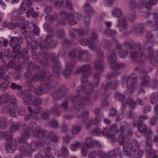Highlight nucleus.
<instances>
[{
    "label": "nucleus",
    "instance_id": "obj_1",
    "mask_svg": "<svg viewBox=\"0 0 158 158\" xmlns=\"http://www.w3.org/2000/svg\"><path fill=\"white\" fill-rule=\"evenodd\" d=\"M147 38L149 41L143 42L144 45L143 49L142 50L141 48V45L140 44L136 45L134 42L130 43L125 42L124 45L125 48L130 49H132L134 47H135V50L139 51L141 53V56L139 57H138V53L135 52H133L130 54L132 60L134 62H136L138 63L143 62V59L149 58L151 60L153 64L155 66L157 64V57L155 56L154 51L151 48V46L154 44V39L150 33L147 34Z\"/></svg>",
    "mask_w": 158,
    "mask_h": 158
},
{
    "label": "nucleus",
    "instance_id": "obj_2",
    "mask_svg": "<svg viewBox=\"0 0 158 158\" xmlns=\"http://www.w3.org/2000/svg\"><path fill=\"white\" fill-rule=\"evenodd\" d=\"M112 43L116 44V50H108L107 52V57L111 68L113 69H119L124 67L125 65L124 63L120 64L116 63V55H119V57L124 58L127 56L128 54L127 51H124L121 48L120 44L118 43L116 39H114Z\"/></svg>",
    "mask_w": 158,
    "mask_h": 158
},
{
    "label": "nucleus",
    "instance_id": "obj_3",
    "mask_svg": "<svg viewBox=\"0 0 158 158\" xmlns=\"http://www.w3.org/2000/svg\"><path fill=\"white\" fill-rule=\"evenodd\" d=\"M36 126V123L33 122L31 123L28 127L27 124H24L22 126L23 133L19 141V142L23 143H25V141L31 137L29 131L31 130H33V135L35 138H39L41 139L44 138L47 132V130H42L40 127H37Z\"/></svg>",
    "mask_w": 158,
    "mask_h": 158
},
{
    "label": "nucleus",
    "instance_id": "obj_4",
    "mask_svg": "<svg viewBox=\"0 0 158 158\" xmlns=\"http://www.w3.org/2000/svg\"><path fill=\"white\" fill-rule=\"evenodd\" d=\"M90 76V73L85 72L82 74L81 77V80L83 87L78 88L77 91L79 94H81L85 93L86 94H90L93 92L94 87L98 86L99 84V73H98L94 75L93 78V85L89 84L87 82V79Z\"/></svg>",
    "mask_w": 158,
    "mask_h": 158
},
{
    "label": "nucleus",
    "instance_id": "obj_5",
    "mask_svg": "<svg viewBox=\"0 0 158 158\" xmlns=\"http://www.w3.org/2000/svg\"><path fill=\"white\" fill-rule=\"evenodd\" d=\"M51 61H52L53 62V69L54 74L57 76L60 73L61 64L58 59L56 56L55 54L45 53L44 55V60L41 61V64L43 66H48Z\"/></svg>",
    "mask_w": 158,
    "mask_h": 158
},
{
    "label": "nucleus",
    "instance_id": "obj_6",
    "mask_svg": "<svg viewBox=\"0 0 158 158\" xmlns=\"http://www.w3.org/2000/svg\"><path fill=\"white\" fill-rule=\"evenodd\" d=\"M51 138L49 143L47 144V148L42 149L40 153L37 154L35 158H53L50 156V152L51 149L50 145L54 146L58 143V136L54 132H50L49 135L46 137V139L47 140Z\"/></svg>",
    "mask_w": 158,
    "mask_h": 158
},
{
    "label": "nucleus",
    "instance_id": "obj_7",
    "mask_svg": "<svg viewBox=\"0 0 158 158\" xmlns=\"http://www.w3.org/2000/svg\"><path fill=\"white\" fill-rule=\"evenodd\" d=\"M19 40L18 38L15 36H12L10 40V45L13 48L12 52L13 54L12 57H17L18 58H27V50L26 49L20 51V46L19 44Z\"/></svg>",
    "mask_w": 158,
    "mask_h": 158
},
{
    "label": "nucleus",
    "instance_id": "obj_8",
    "mask_svg": "<svg viewBox=\"0 0 158 158\" xmlns=\"http://www.w3.org/2000/svg\"><path fill=\"white\" fill-rule=\"evenodd\" d=\"M157 0H149V2L146 0H139L137 5L134 0H126V4L131 9L137 7L139 9L145 7L147 9H150L152 6H155L157 4Z\"/></svg>",
    "mask_w": 158,
    "mask_h": 158
},
{
    "label": "nucleus",
    "instance_id": "obj_9",
    "mask_svg": "<svg viewBox=\"0 0 158 158\" xmlns=\"http://www.w3.org/2000/svg\"><path fill=\"white\" fill-rule=\"evenodd\" d=\"M140 144L136 140L132 139L128 141L125 146H123V151L125 154L129 156L134 155L140 148Z\"/></svg>",
    "mask_w": 158,
    "mask_h": 158
},
{
    "label": "nucleus",
    "instance_id": "obj_10",
    "mask_svg": "<svg viewBox=\"0 0 158 158\" xmlns=\"http://www.w3.org/2000/svg\"><path fill=\"white\" fill-rule=\"evenodd\" d=\"M111 14L114 17L122 19H120L118 20V27H121V31H123L127 30L128 26L125 17H123L122 11L120 9L114 8L111 10Z\"/></svg>",
    "mask_w": 158,
    "mask_h": 158
},
{
    "label": "nucleus",
    "instance_id": "obj_11",
    "mask_svg": "<svg viewBox=\"0 0 158 158\" xmlns=\"http://www.w3.org/2000/svg\"><path fill=\"white\" fill-rule=\"evenodd\" d=\"M137 77V74L135 73L133 74L129 77L125 76L123 77L122 81L123 84H126L127 94L129 95L131 94L134 88V85Z\"/></svg>",
    "mask_w": 158,
    "mask_h": 158
},
{
    "label": "nucleus",
    "instance_id": "obj_12",
    "mask_svg": "<svg viewBox=\"0 0 158 158\" xmlns=\"http://www.w3.org/2000/svg\"><path fill=\"white\" fill-rule=\"evenodd\" d=\"M55 84L51 80H49L42 84L39 87L35 88L34 90L35 93L37 95H40L42 93H45L49 91L55 89Z\"/></svg>",
    "mask_w": 158,
    "mask_h": 158
},
{
    "label": "nucleus",
    "instance_id": "obj_13",
    "mask_svg": "<svg viewBox=\"0 0 158 158\" xmlns=\"http://www.w3.org/2000/svg\"><path fill=\"white\" fill-rule=\"evenodd\" d=\"M97 36L98 35L96 33L93 32L92 36L89 40L86 38H82L80 40V43L83 46L88 45L89 48L94 51H97L99 49L95 44Z\"/></svg>",
    "mask_w": 158,
    "mask_h": 158
},
{
    "label": "nucleus",
    "instance_id": "obj_14",
    "mask_svg": "<svg viewBox=\"0 0 158 158\" xmlns=\"http://www.w3.org/2000/svg\"><path fill=\"white\" fill-rule=\"evenodd\" d=\"M60 14L61 16L64 19L58 21L59 25H64L69 23L71 25L73 26L76 24V21L74 20L75 16L73 13L67 14L64 11H63Z\"/></svg>",
    "mask_w": 158,
    "mask_h": 158
},
{
    "label": "nucleus",
    "instance_id": "obj_15",
    "mask_svg": "<svg viewBox=\"0 0 158 158\" xmlns=\"http://www.w3.org/2000/svg\"><path fill=\"white\" fill-rule=\"evenodd\" d=\"M129 124L125 122H121L120 125V130H116L115 131L118 133L119 136L118 138V140L119 143L125 146L124 143V133L127 131L129 129Z\"/></svg>",
    "mask_w": 158,
    "mask_h": 158
},
{
    "label": "nucleus",
    "instance_id": "obj_16",
    "mask_svg": "<svg viewBox=\"0 0 158 158\" xmlns=\"http://www.w3.org/2000/svg\"><path fill=\"white\" fill-rule=\"evenodd\" d=\"M88 52L85 51H79L80 55L77 57H76V55L77 54H79L77 50H73L71 51L69 54V56L71 58H77L80 60L82 59L84 61H88L89 58V55L88 53Z\"/></svg>",
    "mask_w": 158,
    "mask_h": 158
},
{
    "label": "nucleus",
    "instance_id": "obj_17",
    "mask_svg": "<svg viewBox=\"0 0 158 158\" xmlns=\"http://www.w3.org/2000/svg\"><path fill=\"white\" fill-rule=\"evenodd\" d=\"M51 37L52 35H48L46 36L45 42L40 45V47L41 49L48 50L57 45L58 41L56 40L51 41Z\"/></svg>",
    "mask_w": 158,
    "mask_h": 158
},
{
    "label": "nucleus",
    "instance_id": "obj_18",
    "mask_svg": "<svg viewBox=\"0 0 158 158\" xmlns=\"http://www.w3.org/2000/svg\"><path fill=\"white\" fill-rule=\"evenodd\" d=\"M18 108L17 104L14 101L10 103L7 106H5L4 109L6 110L9 112L10 115L13 117H15L16 116V110Z\"/></svg>",
    "mask_w": 158,
    "mask_h": 158
},
{
    "label": "nucleus",
    "instance_id": "obj_19",
    "mask_svg": "<svg viewBox=\"0 0 158 158\" xmlns=\"http://www.w3.org/2000/svg\"><path fill=\"white\" fill-rule=\"evenodd\" d=\"M96 51L98 53L97 55L98 58L97 60L94 64V66L97 69L102 71L104 68V66L102 62L103 55L99 49Z\"/></svg>",
    "mask_w": 158,
    "mask_h": 158
},
{
    "label": "nucleus",
    "instance_id": "obj_20",
    "mask_svg": "<svg viewBox=\"0 0 158 158\" xmlns=\"http://www.w3.org/2000/svg\"><path fill=\"white\" fill-rule=\"evenodd\" d=\"M135 70L136 71L139 72L140 74H141L142 73H143V76H141V77L143 78L141 83V86L143 87H146L148 86L150 78L149 76L146 75L145 70L143 69L142 70H140V69H139V68H136Z\"/></svg>",
    "mask_w": 158,
    "mask_h": 158
},
{
    "label": "nucleus",
    "instance_id": "obj_21",
    "mask_svg": "<svg viewBox=\"0 0 158 158\" xmlns=\"http://www.w3.org/2000/svg\"><path fill=\"white\" fill-rule=\"evenodd\" d=\"M68 102L65 101L63 102L61 106L57 105L56 106H54L51 110V112L54 114H58L60 111L66 110L68 108Z\"/></svg>",
    "mask_w": 158,
    "mask_h": 158
},
{
    "label": "nucleus",
    "instance_id": "obj_22",
    "mask_svg": "<svg viewBox=\"0 0 158 158\" xmlns=\"http://www.w3.org/2000/svg\"><path fill=\"white\" fill-rule=\"evenodd\" d=\"M54 4L55 6L59 7H65L71 9L73 12L74 11V9L72 8L71 2L69 0H55Z\"/></svg>",
    "mask_w": 158,
    "mask_h": 158
},
{
    "label": "nucleus",
    "instance_id": "obj_23",
    "mask_svg": "<svg viewBox=\"0 0 158 158\" xmlns=\"http://www.w3.org/2000/svg\"><path fill=\"white\" fill-rule=\"evenodd\" d=\"M67 90V89L65 86L57 89L52 94L53 99L57 101V99H59L60 98L61 96H62L64 93L66 92Z\"/></svg>",
    "mask_w": 158,
    "mask_h": 158
},
{
    "label": "nucleus",
    "instance_id": "obj_24",
    "mask_svg": "<svg viewBox=\"0 0 158 158\" xmlns=\"http://www.w3.org/2000/svg\"><path fill=\"white\" fill-rule=\"evenodd\" d=\"M83 11L86 13V16L88 19L91 18V15L94 13V10L88 2L84 4L83 7Z\"/></svg>",
    "mask_w": 158,
    "mask_h": 158
},
{
    "label": "nucleus",
    "instance_id": "obj_25",
    "mask_svg": "<svg viewBox=\"0 0 158 158\" xmlns=\"http://www.w3.org/2000/svg\"><path fill=\"white\" fill-rule=\"evenodd\" d=\"M44 143L41 141L36 142L35 141H32L30 145V149L31 152H33L37 150V149L40 147L42 148L44 147Z\"/></svg>",
    "mask_w": 158,
    "mask_h": 158
},
{
    "label": "nucleus",
    "instance_id": "obj_26",
    "mask_svg": "<svg viewBox=\"0 0 158 158\" xmlns=\"http://www.w3.org/2000/svg\"><path fill=\"white\" fill-rule=\"evenodd\" d=\"M118 82L116 81H113L112 82L105 83L102 84V87L103 90H106L111 89L112 90L115 89L116 88Z\"/></svg>",
    "mask_w": 158,
    "mask_h": 158
},
{
    "label": "nucleus",
    "instance_id": "obj_27",
    "mask_svg": "<svg viewBox=\"0 0 158 158\" xmlns=\"http://www.w3.org/2000/svg\"><path fill=\"white\" fill-rule=\"evenodd\" d=\"M17 145L15 140L12 142L8 143L6 144L7 151L10 153L13 152L17 148Z\"/></svg>",
    "mask_w": 158,
    "mask_h": 158
},
{
    "label": "nucleus",
    "instance_id": "obj_28",
    "mask_svg": "<svg viewBox=\"0 0 158 158\" xmlns=\"http://www.w3.org/2000/svg\"><path fill=\"white\" fill-rule=\"evenodd\" d=\"M26 39L27 43V47L28 49L31 48L35 50L37 48L38 45L37 44L32 42V39L29 36L26 35Z\"/></svg>",
    "mask_w": 158,
    "mask_h": 158
},
{
    "label": "nucleus",
    "instance_id": "obj_29",
    "mask_svg": "<svg viewBox=\"0 0 158 158\" xmlns=\"http://www.w3.org/2000/svg\"><path fill=\"white\" fill-rule=\"evenodd\" d=\"M153 15V20L151 21L149 20L147 21L145 23L147 25H152L156 27L157 29L158 26V14L157 13H154L152 15Z\"/></svg>",
    "mask_w": 158,
    "mask_h": 158
},
{
    "label": "nucleus",
    "instance_id": "obj_30",
    "mask_svg": "<svg viewBox=\"0 0 158 158\" xmlns=\"http://www.w3.org/2000/svg\"><path fill=\"white\" fill-rule=\"evenodd\" d=\"M46 76L45 72L43 70L41 74H37L34 76L32 77V81L33 82L42 81Z\"/></svg>",
    "mask_w": 158,
    "mask_h": 158
},
{
    "label": "nucleus",
    "instance_id": "obj_31",
    "mask_svg": "<svg viewBox=\"0 0 158 158\" xmlns=\"http://www.w3.org/2000/svg\"><path fill=\"white\" fill-rule=\"evenodd\" d=\"M80 101L79 102V105L77 107V109L78 110H81L83 109L84 107V106L87 104L88 102H90V99L89 98L85 97L81 98Z\"/></svg>",
    "mask_w": 158,
    "mask_h": 158
},
{
    "label": "nucleus",
    "instance_id": "obj_32",
    "mask_svg": "<svg viewBox=\"0 0 158 158\" xmlns=\"http://www.w3.org/2000/svg\"><path fill=\"white\" fill-rule=\"evenodd\" d=\"M127 105H129L130 108H134L135 106L136 103L133 100L131 97L128 98L126 102H124V104L123 105V110L125 109V106Z\"/></svg>",
    "mask_w": 158,
    "mask_h": 158
},
{
    "label": "nucleus",
    "instance_id": "obj_33",
    "mask_svg": "<svg viewBox=\"0 0 158 158\" xmlns=\"http://www.w3.org/2000/svg\"><path fill=\"white\" fill-rule=\"evenodd\" d=\"M127 115L128 118L130 119H133V124L134 125H136L138 124V121L139 120V117L131 111L128 112Z\"/></svg>",
    "mask_w": 158,
    "mask_h": 158
},
{
    "label": "nucleus",
    "instance_id": "obj_34",
    "mask_svg": "<svg viewBox=\"0 0 158 158\" xmlns=\"http://www.w3.org/2000/svg\"><path fill=\"white\" fill-rule=\"evenodd\" d=\"M154 111L156 115L151 118L150 121L151 124L152 126L155 125L157 123L158 115V105H156L154 107Z\"/></svg>",
    "mask_w": 158,
    "mask_h": 158
},
{
    "label": "nucleus",
    "instance_id": "obj_35",
    "mask_svg": "<svg viewBox=\"0 0 158 158\" xmlns=\"http://www.w3.org/2000/svg\"><path fill=\"white\" fill-rule=\"evenodd\" d=\"M31 5L32 3L30 0H24L20 8L22 10H27L31 7Z\"/></svg>",
    "mask_w": 158,
    "mask_h": 158
},
{
    "label": "nucleus",
    "instance_id": "obj_36",
    "mask_svg": "<svg viewBox=\"0 0 158 158\" xmlns=\"http://www.w3.org/2000/svg\"><path fill=\"white\" fill-rule=\"evenodd\" d=\"M138 122V124L136 125H134L135 126H137L138 130L140 132H144L147 129V127L146 125L143 123L142 122H140L139 120Z\"/></svg>",
    "mask_w": 158,
    "mask_h": 158
},
{
    "label": "nucleus",
    "instance_id": "obj_37",
    "mask_svg": "<svg viewBox=\"0 0 158 158\" xmlns=\"http://www.w3.org/2000/svg\"><path fill=\"white\" fill-rule=\"evenodd\" d=\"M112 132L110 128H106L103 129V133L104 136L107 137V138H111L114 139V136L111 134Z\"/></svg>",
    "mask_w": 158,
    "mask_h": 158
},
{
    "label": "nucleus",
    "instance_id": "obj_38",
    "mask_svg": "<svg viewBox=\"0 0 158 158\" xmlns=\"http://www.w3.org/2000/svg\"><path fill=\"white\" fill-rule=\"evenodd\" d=\"M144 28L142 25H138L132 29V31L135 33L136 35L139 36L143 33Z\"/></svg>",
    "mask_w": 158,
    "mask_h": 158
},
{
    "label": "nucleus",
    "instance_id": "obj_39",
    "mask_svg": "<svg viewBox=\"0 0 158 158\" xmlns=\"http://www.w3.org/2000/svg\"><path fill=\"white\" fill-rule=\"evenodd\" d=\"M32 100V96L27 92L22 98L23 101L25 104H28L30 103Z\"/></svg>",
    "mask_w": 158,
    "mask_h": 158
},
{
    "label": "nucleus",
    "instance_id": "obj_40",
    "mask_svg": "<svg viewBox=\"0 0 158 158\" xmlns=\"http://www.w3.org/2000/svg\"><path fill=\"white\" fill-rule=\"evenodd\" d=\"M2 135L8 141L11 140L12 139V134L9 131H4L2 134L0 133V139L2 137Z\"/></svg>",
    "mask_w": 158,
    "mask_h": 158
},
{
    "label": "nucleus",
    "instance_id": "obj_41",
    "mask_svg": "<svg viewBox=\"0 0 158 158\" xmlns=\"http://www.w3.org/2000/svg\"><path fill=\"white\" fill-rule=\"evenodd\" d=\"M114 96L115 99L117 100L123 102L122 105L123 106L124 102H125V97L124 95L120 93L117 92L114 94Z\"/></svg>",
    "mask_w": 158,
    "mask_h": 158
},
{
    "label": "nucleus",
    "instance_id": "obj_42",
    "mask_svg": "<svg viewBox=\"0 0 158 158\" xmlns=\"http://www.w3.org/2000/svg\"><path fill=\"white\" fill-rule=\"evenodd\" d=\"M146 150L147 152L149 155H150L152 154H154L156 153L155 150L152 149V147L150 142L148 141H147L146 142Z\"/></svg>",
    "mask_w": 158,
    "mask_h": 158
},
{
    "label": "nucleus",
    "instance_id": "obj_43",
    "mask_svg": "<svg viewBox=\"0 0 158 158\" xmlns=\"http://www.w3.org/2000/svg\"><path fill=\"white\" fill-rule=\"evenodd\" d=\"M22 12V10L20 7L19 9H14L11 12V15L14 17L18 19L20 15H21Z\"/></svg>",
    "mask_w": 158,
    "mask_h": 158
},
{
    "label": "nucleus",
    "instance_id": "obj_44",
    "mask_svg": "<svg viewBox=\"0 0 158 158\" xmlns=\"http://www.w3.org/2000/svg\"><path fill=\"white\" fill-rule=\"evenodd\" d=\"M19 26V23H14L10 22L8 23L6 25V27L10 30H13L15 29Z\"/></svg>",
    "mask_w": 158,
    "mask_h": 158
},
{
    "label": "nucleus",
    "instance_id": "obj_45",
    "mask_svg": "<svg viewBox=\"0 0 158 158\" xmlns=\"http://www.w3.org/2000/svg\"><path fill=\"white\" fill-rule=\"evenodd\" d=\"M117 32L115 30H110L107 29H106L104 32L105 35H106L107 37H111L117 34Z\"/></svg>",
    "mask_w": 158,
    "mask_h": 158
},
{
    "label": "nucleus",
    "instance_id": "obj_46",
    "mask_svg": "<svg viewBox=\"0 0 158 158\" xmlns=\"http://www.w3.org/2000/svg\"><path fill=\"white\" fill-rule=\"evenodd\" d=\"M91 68V65L89 64H87L84 65L79 68L77 70L78 73H81L83 72H86L89 70Z\"/></svg>",
    "mask_w": 158,
    "mask_h": 158
},
{
    "label": "nucleus",
    "instance_id": "obj_47",
    "mask_svg": "<svg viewBox=\"0 0 158 158\" xmlns=\"http://www.w3.org/2000/svg\"><path fill=\"white\" fill-rule=\"evenodd\" d=\"M7 127V120L5 117L0 118V127L2 128H5Z\"/></svg>",
    "mask_w": 158,
    "mask_h": 158
},
{
    "label": "nucleus",
    "instance_id": "obj_48",
    "mask_svg": "<svg viewBox=\"0 0 158 158\" xmlns=\"http://www.w3.org/2000/svg\"><path fill=\"white\" fill-rule=\"evenodd\" d=\"M81 146V143L78 141H77L75 143L71 144L70 146V148L72 151H75L77 148H79Z\"/></svg>",
    "mask_w": 158,
    "mask_h": 158
},
{
    "label": "nucleus",
    "instance_id": "obj_49",
    "mask_svg": "<svg viewBox=\"0 0 158 158\" xmlns=\"http://www.w3.org/2000/svg\"><path fill=\"white\" fill-rule=\"evenodd\" d=\"M85 144L88 148H92L94 147V141H93L92 139L90 137L86 138L85 141Z\"/></svg>",
    "mask_w": 158,
    "mask_h": 158
},
{
    "label": "nucleus",
    "instance_id": "obj_50",
    "mask_svg": "<svg viewBox=\"0 0 158 158\" xmlns=\"http://www.w3.org/2000/svg\"><path fill=\"white\" fill-rule=\"evenodd\" d=\"M101 101L102 102V105L103 106L107 105L108 104L107 99L108 98V95L106 94V93L104 92L102 94Z\"/></svg>",
    "mask_w": 158,
    "mask_h": 158
},
{
    "label": "nucleus",
    "instance_id": "obj_51",
    "mask_svg": "<svg viewBox=\"0 0 158 158\" xmlns=\"http://www.w3.org/2000/svg\"><path fill=\"white\" fill-rule=\"evenodd\" d=\"M10 87L13 89H17V90H20L22 89V86L17 84L13 82L10 83Z\"/></svg>",
    "mask_w": 158,
    "mask_h": 158
},
{
    "label": "nucleus",
    "instance_id": "obj_52",
    "mask_svg": "<svg viewBox=\"0 0 158 158\" xmlns=\"http://www.w3.org/2000/svg\"><path fill=\"white\" fill-rule=\"evenodd\" d=\"M151 103L153 105H156L158 101V95L157 94H153L151 96Z\"/></svg>",
    "mask_w": 158,
    "mask_h": 158
},
{
    "label": "nucleus",
    "instance_id": "obj_53",
    "mask_svg": "<svg viewBox=\"0 0 158 158\" xmlns=\"http://www.w3.org/2000/svg\"><path fill=\"white\" fill-rule=\"evenodd\" d=\"M7 72L5 69L3 68H0V79L3 80L6 77Z\"/></svg>",
    "mask_w": 158,
    "mask_h": 158
},
{
    "label": "nucleus",
    "instance_id": "obj_54",
    "mask_svg": "<svg viewBox=\"0 0 158 158\" xmlns=\"http://www.w3.org/2000/svg\"><path fill=\"white\" fill-rule=\"evenodd\" d=\"M81 127L80 126H73V129L71 131L72 134H77L80 131Z\"/></svg>",
    "mask_w": 158,
    "mask_h": 158
},
{
    "label": "nucleus",
    "instance_id": "obj_55",
    "mask_svg": "<svg viewBox=\"0 0 158 158\" xmlns=\"http://www.w3.org/2000/svg\"><path fill=\"white\" fill-rule=\"evenodd\" d=\"M74 62L73 61L67 62L65 66L66 69H70L72 71L74 68Z\"/></svg>",
    "mask_w": 158,
    "mask_h": 158
},
{
    "label": "nucleus",
    "instance_id": "obj_56",
    "mask_svg": "<svg viewBox=\"0 0 158 158\" xmlns=\"http://www.w3.org/2000/svg\"><path fill=\"white\" fill-rule=\"evenodd\" d=\"M107 158H116L117 156L115 151L113 150L106 154Z\"/></svg>",
    "mask_w": 158,
    "mask_h": 158
},
{
    "label": "nucleus",
    "instance_id": "obj_57",
    "mask_svg": "<svg viewBox=\"0 0 158 158\" xmlns=\"http://www.w3.org/2000/svg\"><path fill=\"white\" fill-rule=\"evenodd\" d=\"M8 98L6 94H3L0 97V103H5L8 102Z\"/></svg>",
    "mask_w": 158,
    "mask_h": 158
},
{
    "label": "nucleus",
    "instance_id": "obj_58",
    "mask_svg": "<svg viewBox=\"0 0 158 158\" xmlns=\"http://www.w3.org/2000/svg\"><path fill=\"white\" fill-rule=\"evenodd\" d=\"M145 137L149 140H151L152 135L151 131L150 130H147L144 132Z\"/></svg>",
    "mask_w": 158,
    "mask_h": 158
},
{
    "label": "nucleus",
    "instance_id": "obj_59",
    "mask_svg": "<svg viewBox=\"0 0 158 158\" xmlns=\"http://www.w3.org/2000/svg\"><path fill=\"white\" fill-rule=\"evenodd\" d=\"M52 10V7L51 5H48L45 6L44 11L46 14H49Z\"/></svg>",
    "mask_w": 158,
    "mask_h": 158
},
{
    "label": "nucleus",
    "instance_id": "obj_60",
    "mask_svg": "<svg viewBox=\"0 0 158 158\" xmlns=\"http://www.w3.org/2000/svg\"><path fill=\"white\" fill-rule=\"evenodd\" d=\"M72 73V71L71 70L66 69L64 70L63 72V76L65 78H67V77H69L70 75Z\"/></svg>",
    "mask_w": 158,
    "mask_h": 158
},
{
    "label": "nucleus",
    "instance_id": "obj_61",
    "mask_svg": "<svg viewBox=\"0 0 158 158\" xmlns=\"http://www.w3.org/2000/svg\"><path fill=\"white\" fill-rule=\"evenodd\" d=\"M89 112L87 111H84L82 112L81 115L80 117L82 118L84 120H87L88 117Z\"/></svg>",
    "mask_w": 158,
    "mask_h": 158
},
{
    "label": "nucleus",
    "instance_id": "obj_62",
    "mask_svg": "<svg viewBox=\"0 0 158 158\" xmlns=\"http://www.w3.org/2000/svg\"><path fill=\"white\" fill-rule=\"evenodd\" d=\"M54 17L53 16L51 15H47L45 16V19L46 21L48 23L53 22L54 20Z\"/></svg>",
    "mask_w": 158,
    "mask_h": 158
},
{
    "label": "nucleus",
    "instance_id": "obj_63",
    "mask_svg": "<svg viewBox=\"0 0 158 158\" xmlns=\"http://www.w3.org/2000/svg\"><path fill=\"white\" fill-rule=\"evenodd\" d=\"M158 81L157 80H155L152 81L149 84V86L151 87L152 88L155 89L156 88L158 85Z\"/></svg>",
    "mask_w": 158,
    "mask_h": 158
},
{
    "label": "nucleus",
    "instance_id": "obj_64",
    "mask_svg": "<svg viewBox=\"0 0 158 158\" xmlns=\"http://www.w3.org/2000/svg\"><path fill=\"white\" fill-rule=\"evenodd\" d=\"M41 103V102L39 98H35L32 101V104L33 106H38L40 105Z\"/></svg>",
    "mask_w": 158,
    "mask_h": 158
}]
</instances>
